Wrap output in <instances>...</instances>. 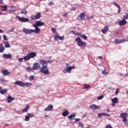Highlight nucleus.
Returning a JSON list of instances; mask_svg holds the SVG:
<instances>
[{"instance_id":"nucleus-9","label":"nucleus","mask_w":128,"mask_h":128,"mask_svg":"<svg viewBox=\"0 0 128 128\" xmlns=\"http://www.w3.org/2000/svg\"><path fill=\"white\" fill-rule=\"evenodd\" d=\"M32 68L34 70H40V64L38 62H35Z\"/></svg>"},{"instance_id":"nucleus-8","label":"nucleus","mask_w":128,"mask_h":128,"mask_svg":"<svg viewBox=\"0 0 128 128\" xmlns=\"http://www.w3.org/2000/svg\"><path fill=\"white\" fill-rule=\"evenodd\" d=\"M42 14L40 12H38L36 15H33L31 16V20H38V18H40V16Z\"/></svg>"},{"instance_id":"nucleus-63","label":"nucleus","mask_w":128,"mask_h":128,"mask_svg":"<svg viewBox=\"0 0 128 128\" xmlns=\"http://www.w3.org/2000/svg\"><path fill=\"white\" fill-rule=\"evenodd\" d=\"M98 58H99L100 60H102V56H98Z\"/></svg>"},{"instance_id":"nucleus-19","label":"nucleus","mask_w":128,"mask_h":128,"mask_svg":"<svg viewBox=\"0 0 128 128\" xmlns=\"http://www.w3.org/2000/svg\"><path fill=\"white\" fill-rule=\"evenodd\" d=\"M2 72L3 76H8V74H10V71L6 70H2Z\"/></svg>"},{"instance_id":"nucleus-17","label":"nucleus","mask_w":128,"mask_h":128,"mask_svg":"<svg viewBox=\"0 0 128 128\" xmlns=\"http://www.w3.org/2000/svg\"><path fill=\"white\" fill-rule=\"evenodd\" d=\"M76 117V114H72L70 116H68V118L69 120H74V118Z\"/></svg>"},{"instance_id":"nucleus-45","label":"nucleus","mask_w":128,"mask_h":128,"mask_svg":"<svg viewBox=\"0 0 128 128\" xmlns=\"http://www.w3.org/2000/svg\"><path fill=\"white\" fill-rule=\"evenodd\" d=\"M3 38L4 40H8V37H6V35L3 36Z\"/></svg>"},{"instance_id":"nucleus-28","label":"nucleus","mask_w":128,"mask_h":128,"mask_svg":"<svg viewBox=\"0 0 128 128\" xmlns=\"http://www.w3.org/2000/svg\"><path fill=\"white\" fill-rule=\"evenodd\" d=\"M112 102L114 104H118V98H114L112 99Z\"/></svg>"},{"instance_id":"nucleus-1","label":"nucleus","mask_w":128,"mask_h":128,"mask_svg":"<svg viewBox=\"0 0 128 128\" xmlns=\"http://www.w3.org/2000/svg\"><path fill=\"white\" fill-rule=\"evenodd\" d=\"M44 26V22H42V21H37L36 22L35 24H34L32 25V26L34 28L35 32H36V34H40V28H38V26Z\"/></svg>"},{"instance_id":"nucleus-56","label":"nucleus","mask_w":128,"mask_h":128,"mask_svg":"<svg viewBox=\"0 0 128 128\" xmlns=\"http://www.w3.org/2000/svg\"><path fill=\"white\" fill-rule=\"evenodd\" d=\"M22 60H24V58H18V62H22Z\"/></svg>"},{"instance_id":"nucleus-34","label":"nucleus","mask_w":128,"mask_h":128,"mask_svg":"<svg viewBox=\"0 0 128 128\" xmlns=\"http://www.w3.org/2000/svg\"><path fill=\"white\" fill-rule=\"evenodd\" d=\"M2 12H6L8 10V7L6 6H2Z\"/></svg>"},{"instance_id":"nucleus-62","label":"nucleus","mask_w":128,"mask_h":128,"mask_svg":"<svg viewBox=\"0 0 128 128\" xmlns=\"http://www.w3.org/2000/svg\"><path fill=\"white\" fill-rule=\"evenodd\" d=\"M70 10H76V8L72 7V8H70Z\"/></svg>"},{"instance_id":"nucleus-52","label":"nucleus","mask_w":128,"mask_h":128,"mask_svg":"<svg viewBox=\"0 0 128 128\" xmlns=\"http://www.w3.org/2000/svg\"><path fill=\"white\" fill-rule=\"evenodd\" d=\"M52 32H56V28H52Z\"/></svg>"},{"instance_id":"nucleus-26","label":"nucleus","mask_w":128,"mask_h":128,"mask_svg":"<svg viewBox=\"0 0 128 128\" xmlns=\"http://www.w3.org/2000/svg\"><path fill=\"white\" fill-rule=\"evenodd\" d=\"M58 38H59L60 40H64V37L58 36H56L55 37H54V40H58Z\"/></svg>"},{"instance_id":"nucleus-46","label":"nucleus","mask_w":128,"mask_h":128,"mask_svg":"<svg viewBox=\"0 0 128 128\" xmlns=\"http://www.w3.org/2000/svg\"><path fill=\"white\" fill-rule=\"evenodd\" d=\"M104 116H110V114H108L106 113H103Z\"/></svg>"},{"instance_id":"nucleus-27","label":"nucleus","mask_w":128,"mask_h":128,"mask_svg":"<svg viewBox=\"0 0 128 128\" xmlns=\"http://www.w3.org/2000/svg\"><path fill=\"white\" fill-rule=\"evenodd\" d=\"M4 47L6 48H10V43H8V42H6L4 43Z\"/></svg>"},{"instance_id":"nucleus-47","label":"nucleus","mask_w":128,"mask_h":128,"mask_svg":"<svg viewBox=\"0 0 128 128\" xmlns=\"http://www.w3.org/2000/svg\"><path fill=\"white\" fill-rule=\"evenodd\" d=\"M94 18L93 16H87V18H86V20H90V18Z\"/></svg>"},{"instance_id":"nucleus-22","label":"nucleus","mask_w":128,"mask_h":128,"mask_svg":"<svg viewBox=\"0 0 128 128\" xmlns=\"http://www.w3.org/2000/svg\"><path fill=\"white\" fill-rule=\"evenodd\" d=\"M128 116V113L124 112L120 114V118H126Z\"/></svg>"},{"instance_id":"nucleus-29","label":"nucleus","mask_w":128,"mask_h":128,"mask_svg":"<svg viewBox=\"0 0 128 128\" xmlns=\"http://www.w3.org/2000/svg\"><path fill=\"white\" fill-rule=\"evenodd\" d=\"M4 52V48L2 44H0V52Z\"/></svg>"},{"instance_id":"nucleus-12","label":"nucleus","mask_w":128,"mask_h":128,"mask_svg":"<svg viewBox=\"0 0 128 128\" xmlns=\"http://www.w3.org/2000/svg\"><path fill=\"white\" fill-rule=\"evenodd\" d=\"M40 64H42V66H48V61L46 60H41L39 61Z\"/></svg>"},{"instance_id":"nucleus-3","label":"nucleus","mask_w":128,"mask_h":128,"mask_svg":"<svg viewBox=\"0 0 128 128\" xmlns=\"http://www.w3.org/2000/svg\"><path fill=\"white\" fill-rule=\"evenodd\" d=\"M40 72L41 74H50V71L48 68V66H43L40 68Z\"/></svg>"},{"instance_id":"nucleus-40","label":"nucleus","mask_w":128,"mask_h":128,"mask_svg":"<svg viewBox=\"0 0 128 128\" xmlns=\"http://www.w3.org/2000/svg\"><path fill=\"white\" fill-rule=\"evenodd\" d=\"M28 120H30V116H26L25 119H24V121L25 122H28Z\"/></svg>"},{"instance_id":"nucleus-36","label":"nucleus","mask_w":128,"mask_h":128,"mask_svg":"<svg viewBox=\"0 0 128 128\" xmlns=\"http://www.w3.org/2000/svg\"><path fill=\"white\" fill-rule=\"evenodd\" d=\"M27 13H28V11H26V9H24L23 10H22L20 12V14H26Z\"/></svg>"},{"instance_id":"nucleus-13","label":"nucleus","mask_w":128,"mask_h":128,"mask_svg":"<svg viewBox=\"0 0 128 128\" xmlns=\"http://www.w3.org/2000/svg\"><path fill=\"white\" fill-rule=\"evenodd\" d=\"M89 108L92 110H98V108H100V106H98L96 105V104H93L90 106Z\"/></svg>"},{"instance_id":"nucleus-5","label":"nucleus","mask_w":128,"mask_h":128,"mask_svg":"<svg viewBox=\"0 0 128 128\" xmlns=\"http://www.w3.org/2000/svg\"><path fill=\"white\" fill-rule=\"evenodd\" d=\"M75 40L77 43L78 46H84L86 45V42H82L80 37H78Z\"/></svg>"},{"instance_id":"nucleus-33","label":"nucleus","mask_w":128,"mask_h":128,"mask_svg":"<svg viewBox=\"0 0 128 128\" xmlns=\"http://www.w3.org/2000/svg\"><path fill=\"white\" fill-rule=\"evenodd\" d=\"M102 74H104L105 76H106V74H108V72H109L108 70H104L102 71Z\"/></svg>"},{"instance_id":"nucleus-48","label":"nucleus","mask_w":128,"mask_h":128,"mask_svg":"<svg viewBox=\"0 0 128 128\" xmlns=\"http://www.w3.org/2000/svg\"><path fill=\"white\" fill-rule=\"evenodd\" d=\"M122 122L126 124L128 122V119L126 118H123Z\"/></svg>"},{"instance_id":"nucleus-24","label":"nucleus","mask_w":128,"mask_h":128,"mask_svg":"<svg viewBox=\"0 0 128 128\" xmlns=\"http://www.w3.org/2000/svg\"><path fill=\"white\" fill-rule=\"evenodd\" d=\"M8 82V81L2 78H0V83L2 84H6Z\"/></svg>"},{"instance_id":"nucleus-57","label":"nucleus","mask_w":128,"mask_h":128,"mask_svg":"<svg viewBox=\"0 0 128 128\" xmlns=\"http://www.w3.org/2000/svg\"><path fill=\"white\" fill-rule=\"evenodd\" d=\"M80 118H75V122H80Z\"/></svg>"},{"instance_id":"nucleus-60","label":"nucleus","mask_w":128,"mask_h":128,"mask_svg":"<svg viewBox=\"0 0 128 128\" xmlns=\"http://www.w3.org/2000/svg\"><path fill=\"white\" fill-rule=\"evenodd\" d=\"M48 4L49 6H51L52 4V2H50L48 3Z\"/></svg>"},{"instance_id":"nucleus-31","label":"nucleus","mask_w":128,"mask_h":128,"mask_svg":"<svg viewBox=\"0 0 128 128\" xmlns=\"http://www.w3.org/2000/svg\"><path fill=\"white\" fill-rule=\"evenodd\" d=\"M91 86H92L90 84H84V90H88V88H90Z\"/></svg>"},{"instance_id":"nucleus-20","label":"nucleus","mask_w":128,"mask_h":128,"mask_svg":"<svg viewBox=\"0 0 128 128\" xmlns=\"http://www.w3.org/2000/svg\"><path fill=\"white\" fill-rule=\"evenodd\" d=\"M26 72H32L34 70V68L32 67V68L30 66H28L26 68Z\"/></svg>"},{"instance_id":"nucleus-7","label":"nucleus","mask_w":128,"mask_h":128,"mask_svg":"<svg viewBox=\"0 0 128 128\" xmlns=\"http://www.w3.org/2000/svg\"><path fill=\"white\" fill-rule=\"evenodd\" d=\"M18 20L19 22H28V20H30V18H26L24 17H19L18 16Z\"/></svg>"},{"instance_id":"nucleus-2","label":"nucleus","mask_w":128,"mask_h":128,"mask_svg":"<svg viewBox=\"0 0 128 128\" xmlns=\"http://www.w3.org/2000/svg\"><path fill=\"white\" fill-rule=\"evenodd\" d=\"M36 53L35 52H31L24 56L23 58L25 62H28V60H30V58H36Z\"/></svg>"},{"instance_id":"nucleus-6","label":"nucleus","mask_w":128,"mask_h":128,"mask_svg":"<svg viewBox=\"0 0 128 128\" xmlns=\"http://www.w3.org/2000/svg\"><path fill=\"white\" fill-rule=\"evenodd\" d=\"M74 69V66H69L68 67H66L65 69H64L63 72L64 74H66L68 72V74H70L72 72V70Z\"/></svg>"},{"instance_id":"nucleus-58","label":"nucleus","mask_w":128,"mask_h":128,"mask_svg":"<svg viewBox=\"0 0 128 128\" xmlns=\"http://www.w3.org/2000/svg\"><path fill=\"white\" fill-rule=\"evenodd\" d=\"M118 8V12L120 14V10H122V9L120 8V7Z\"/></svg>"},{"instance_id":"nucleus-30","label":"nucleus","mask_w":128,"mask_h":128,"mask_svg":"<svg viewBox=\"0 0 128 128\" xmlns=\"http://www.w3.org/2000/svg\"><path fill=\"white\" fill-rule=\"evenodd\" d=\"M68 111L66 110L65 111H64L62 113V116H68Z\"/></svg>"},{"instance_id":"nucleus-15","label":"nucleus","mask_w":128,"mask_h":128,"mask_svg":"<svg viewBox=\"0 0 128 128\" xmlns=\"http://www.w3.org/2000/svg\"><path fill=\"white\" fill-rule=\"evenodd\" d=\"M12 100H14V98L12 97V96H10V95H9L7 97L8 102L10 104V103L12 102Z\"/></svg>"},{"instance_id":"nucleus-61","label":"nucleus","mask_w":128,"mask_h":128,"mask_svg":"<svg viewBox=\"0 0 128 128\" xmlns=\"http://www.w3.org/2000/svg\"><path fill=\"white\" fill-rule=\"evenodd\" d=\"M68 16V13H66L64 14H63V16H64V18H66V16Z\"/></svg>"},{"instance_id":"nucleus-55","label":"nucleus","mask_w":128,"mask_h":128,"mask_svg":"<svg viewBox=\"0 0 128 128\" xmlns=\"http://www.w3.org/2000/svg\"><path fill=\"white\" fill-rule=\"evenodd\" d=\"M14 30V28H12V30H9V32H12Z\"/></svg>"},{"instance_id":"nucleus-38","label":"nucleus","mask_w":128,"mask_h":128,"mask_svg":"<svg viewBox=\"0 0 128 128\" xmlns=\"http://www.w3.org/2000/svg\"><path fill=\"white\" fill-rule=\"evenodd\" d=\"M81 38H83L84 40H88V36L86 35H82L81 36Z\"/></svg>"},{"instance_id":"nucleus-59","label":"nucleus","mask_w":128,"mask_h":128,"mask_svg":"<svg viewBox=\"0 0 128 128\" xmlns=\"http://www.w3.org/2000/svg\"><path fill=\"white\" fill-rule=\"evenodd\" d=\"M71 32H72V34L76 35V32H74V30H72Z\"/></svg>"},{"instance_id":"nucleus-10","label":"nucleus","mask_w":128,"mask_h":128,"mask_svg":"<svg viewBox=\"0 0 128 128\" xmlns=\"http://www.w3.org/2000/svg\"><path fill=\"white\" fill-rule=\"evenodd\" d=\"M114 42H115V44H122V42H126V39H116Z\"/></svg>"},{"instance_id":"nucleus-35","label":"nucleus","mask_w":128,"mask_h":128,"mask_svg":"<svg viewBox=\"0 0 128 128\" xmlns=\"http://www.w3.org/2000/svg\"><path fill=\"white\" fill-rule=\"evenodd\" d=\"M28 108H30V106H26L24 109H23L22 112H26L28 110Z\"/></svg>"},{"instance_id":"nucleus-18","label":"nucleus","mask_w":128,"mask_h":128,"mask_svg":"<svg viewBox=\"0 0 128 128\" xmlns=\"http://www.w3.org/2000/svg\"><path fill=\"white\" fill-rule=\"evenodd\" d=\"M120 26H126V20L124 18L122 20L119 22Z\"/></svg>"},{"instance_id":"nucleus-64","label":"nucleus","mask_w":128,"mask_h":128,"mask_svg":"<svg viewBox=\"0 0 128 128\" xmlns=\"http://www.w3.org/2000/svg\"><path fill=\"white\" fill-rule=\"evenodd\" d=\"M0 34H4V30L0 29Z\"/></svg>"},{"instance_id":"nucleus-39","label":"nucleus","mask_w":128,"mask_h":128,"mask_svg":"<svg viewBox=\"0 0 128 128\" xmlns=\"http://www.w3.org/2000/svg\"><path fill=\"white\" fill-rule=\"evenodd\" d=\"M123 18L125 20H128V14L126 13L123 16Z\"/></svg>"},{"instance_id":"nucleus-37","label":"nucleus","mask_w":128,"mask_h":128,"mask_svg":"<svg viewBox=\"0 0 128 128\" xmlns=\"http://www.w3.org/2000/svg\"><path fill=\"white\" fill-rule=\"evenodd\" d=\"M11 9L10 10V12H14V10H16V6H10Z\"/></svg>"},{"instance_id":"nucleus-51","label":"nucleus","mask_w":128,"mask_h":128,"mask_svg":"<svg viewBox=\"0 0 128 128\" xmlns=\"http://www.w3.org/2000/svg\"><path fill=\"white\" fill-rule=\"evenodd\" d=\"M116 94H120V89L118 88L116 89Z\"/></svg>"},{"instance_id":"nucleus-41","label":"nucleus","mask_w":128,"mask_h":128,"mask_svg":"<svg viewBox=\"0 0 128 128\" xmlns=\"http://www.w3.org/2000/svg\"><path fill=\"white\" fill-rule=\"evenodd\" d=\"M102 98H104V96L102 95L99 96L97 98V100H102Z\"/></svg>"},{"instance_id":"nucleus-11","label":"nucleus","mask_w":128,"mask_h":128,"mask_svg":"<svg viewBox=\"0 0 128 128\" xmlns=\"http://www.w3.org/2000/svg\"><path fill=\"white\" fill-rule=\"evenodd\" d=\"M24 82L20 80H18L14 82V84L16 86H20L21 88H24Z\"/></svg>"},{"instance_id":"nucleus-54","label":"nucleus","mask_w":128,"mask_h":128,"mask_svg":"<svg viewBox=\"0 0 128 128\" xmlns=\"http://www.w3.org/2000/svg\"><path fill=\"white\" fill-rule=\"evenodd\" d=\"M54 60H49L48 61H47V64H52V62H53Z\"/></svg>"},{"instance_id":"nucleus-42","label":"nucleus","mask_w":128,"mask_h":128,"mask_svg":"<svg viewBox=\"0 0 128 128\" xmlns=\"http://www.w3.org/2000/svg\"><path fill=\"white\" fill-rule=\"evenodd\" d=\"M103 116H104L103 113H100L98 114V118H102Z\"/></svg>"},{"instance_id":"nucleus-16","label":"nucleus","mask_w":128,"mask_h":128,"mask_svg":"<svg viewBox=\"0 0 128 128\" xmlns=\"http://www.w3.org/2000/svg\"><path fill=\"white\" fill-rule=\"evenodd\" d=\"M54 108V106H52V104L49 105L48 107L44 108L45 112H50V110H52Z\"/></svg>"},{"instance_id":"nucleus-23","label":"nucleus","mask_w":128,"mask_h":128,"mask_svg":"<svg viewBox=\"0 0 128 128\" xmlns=\"http://www.w3.org/2000/svg\"><path fill=\"white\" fill-rule=\"evenodd\" d=\"M32 86V82H26L24 83V88H25V86L28 88V86Z\"/></svg>"},{"instance_id":"nucleus-49","label":"nucleus","mask_w":128,"mask_h":128,"mask_svg":"<svg viewBox=\"0 0 128 128\" xmlns=\"http://www.w3.org/2000/svg\"><path fill=\"white\" fill-rule=\"evenodd\" d=\"M28 116H29V118L30 117V118L34 117V114H32V113H28Z\"/></svg>"},{"instance_id":"nucleus-21","label":"nucleus","mask_w":128,"mask_h":128,"mask_svg":"<svg viewBox=\"0 0 128 128\" xmlns=\"http://www.w3.org/2000/svg\"><path fill=\"white\" fill-rule=\"evenodd\" d=\"M4 58H12V55L10 54H3Z\"/></svg>"},{"instance_id":"nucleus-32","label":"nucleus","mask_w":128,"mask_h":128,"mask_svg":"<svg viewBox=\"0 0 128 128\" xmlns=\"http://www.w3.org/2000/svg\"><path fill=\"white\" fill-rule=\"evenodd\" d=\"M0 92L2 94H6L8 92V90L6 89H4V90H0Z\"/></svg>"},{"instance_id":"nucleus-53","label":"nucleus","mask_w":128,"mask_h":128,"mask_svg":"<svg viewBox=\"0 0 128 128\" xmlns=\"http://www.w3.org/2000/svg\"><path fill=\"white\" fill-rule=\"evenodd\" d=\"M106 128H112L110 124H108L106 126Z\"/></svg>"},{"instance_id":"nucleus-43","label":"nucleus","mask_w":128,"mask_h":128,"mask_svg":"<svg viewBox=\"0 0 128 128\" xmlns=\"http://www.w3.org/2000/svg\"><path fill=\"white\" fill-rule=\"evenodd\" d=\"M29 79L30 80H34V76L32 75H31L30 76H29Z\"/></svg>"},{"instance_id":"nucleus-4","label":"nucleus","mask_w":128,"mask_h":128,"mask_svg":"<svg viewBox=\"0 0 128 128\" xmlns=\"http://www.w3.org/2000/svg\"><path fill=\"white\" fill-rule=\"evenodd\" d=\"M22 32H24L26 34H31L34 32V34H36V32L35 30L30 29V28L28 29L24 28H23Z\"/></svg>"},{"instance_id":"nucleus-50","label":"nucleus","mask_w":128,"mask_h":128,"mask_svg":"<svg viewBox=\"0 0 128 128\" xmlns=\"http://www.w3.org/2000/svg\"><path fill=\"white\" fill-rule=\"evenodd\" d=\"M76 35L78 36H80V38H82V34L80 32L76 33Z\"/></svg>"},{"instance_id":"nucleus-44","label":"nucleus","mask_w":128,"mask_h":128,"mask_svg":"<svg viewBox=\"0 0 128 128\" xmlns=\"http://www.w3.org/2000/svg\"><path fill=\"white\" fill-rule=\"evenodd\" d=\"M114 6H116L118 8L120 7V5H118V3H116V2H114Z\"/></svg>"},{"instance_id":"nucleus-14","label":"nucleus","mask_w":128,"mask_h":128,"mask_svg":"<svg viewBox=\"0 0 128 128\" xmlns=\"http://www.w3.org/2000/svg\"><path fill=\"white\" fill-rule=\"evenodd\" d=\"M84 18H86V14L84 12H82L80 14L79 16H78V20H84Z\"/></svg>"},{"instance_id":"nucleus-25","label":"nucleus","mask_w":128,"mask_h":128,"mask_svg":"<svg viewBox=\"0 0 128 128\" xmlns=\"http://www.w3.org/2000/svg\"><path fill=\"white\" fill-rule=\"evenodd\" d=\"M106 32H108V26H106L104 30H102V32L104 34H106Z\"/></svg>"}]
</instances>
